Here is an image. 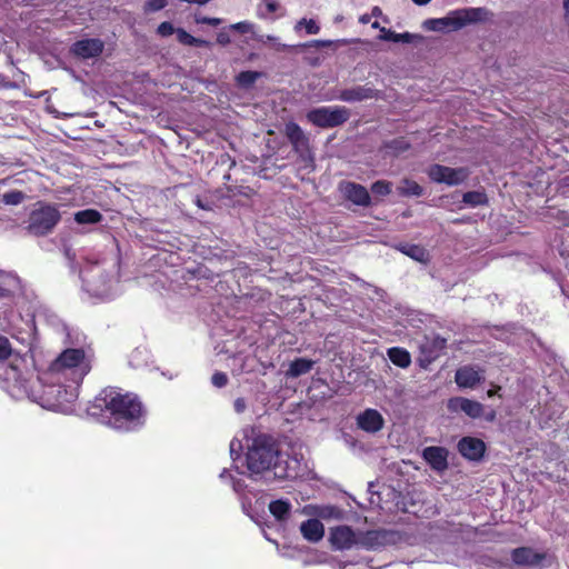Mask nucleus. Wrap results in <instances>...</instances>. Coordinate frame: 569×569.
I'll list each match as a JSON object with an SVG mask.
<instances>
[{
  "label": "nucleus",
  "instance_id": "obj_1",
  "mask_svg": "<svg viewBox=\"0 0 569 569\" xmlns=\"http://www.w3.org/2000/svg\"><path fill=\"white\" fill-rule=\"evenodd\" d=\"M42 373L30 385V381L16 371L13 380L9 382L8 390L16 399L28 398L44 409L69 412L78 398V388L72 385H62L63 379L40 383Z\"/></svg>",
  "mask_w": 569,
  "mask_h": 569
},
{
  "label": "nucleus",
  "instance_id": "obj_2",
  "mask_svg": "<svg viewBox=\"0 0 569 569\" xmlns=\"http://www.w3.org/2000/svg\"><path fill=\"white\" fill-rule=\"evenodd\" d=\"M97 401L104 408L106 425L116 430L131 431L144 422V410L134 395L110 388L104 389Z\"/></svg>",
  "mask_w": 569,
  "mask_h": 569
},
{
  "label": "nucleus",
  "instance_id": "obj_3",
  "mask_svg": "<svg viewBox=\"0 0 569 569\" xmlns=\"http://www.w3.org/2000/svg\"><path fill=\"white\" fill-rule=\"evenodd\" d=\"M247 468L251 473H261L272 470L276 478H292L296 473L290 471L287 460L279 452L272 439L266 435L256 437L248 447Z\"/></svg>",
  "mask_w": 569,
  "mask_h": 569
},
{
  "label": "nucleus",
  "instance_id": "obj_4",
  "mask_svg": "<svg viewBox=\"0 0 569 569\" xmlns=\"http://www.w3.org/2000/svg\"><path fill=\"white\" fill-rule=\"evenodd\" d=\"M91 370V357L81 349H66L42 372L40 383L52 382L56 378L79 388L84 376Z\"/></svg>",
  "mask_w": 569,
  "mask_h": 569
},
{
  "label": "nucleus",
  "instance_id": "obj_5",
  "mask_svg": "<svg viewBox=\"0 0 569 569\" xmlns=\"http://www.w3.org/2000/svg\"><path fill=\"white\" fill-rule=\"evenodd\" d=\"M487 10L483 8H461L449 11L445 17L431 18L422 22L428 31L449 33L458 31L468 24L486 20Z\"/></svg>",
  "mask_w": 569,
  "mask_h": 569
},
{
  "label": "nucleus",
  "instance_id": "obj_6",
  "mask_svg": "<svg viewBox=\"0 0 569 569\" xmlns=\"http://www.w3.org/2000/svg\"><path fill=\"white\" fill-rule=\"evenodd\" d=\"M381 537L382 535L378 531H370L366 536H361L348 526H337L330 529L329 542L336 550L350 549L356 545L377 548Z\"/></svg>",
  "mask_w": 569,
  "mask_h": 569
},
{
  "label": "nucleus",
  "instance_id": "obj_7",
  "mask_svg": "<svg viewBox=\"0 0 569 569\" xmlns=\"http://www.w3.org/2000/svg\"><path fill=\"white\" fill-rule=\"evenodd\" d=\"M350 117L346 107L331 106L316 108L307 113V119L317 127L332 128L345 123Z\"/></svg>",
  "mask_w": 569,
  "mask_h": 569
},
{
  "label": "nucleus",
  "instance_id": "obj_8",
  "mask_svg": "<svg viewBox=\"0 0 569 569\" xmlns=\"http://www.w3.org/2000/svg\"><path fill=\"white\" fill-rule=\"evenodd\" d=\"M60 220L59 211L51 206H42L30 214L28 229L31 233L42 236L52 230Z\"/></svg>",
  "mask_w": 569,
  "mask_h": 569
},
{
  "label": "nucleus",
  "instance_id": "obj_9",
  "mask_svg": "<svg viewBox=\"0 0 569 569\" xmlns=\"http://www.w3.org/2000/svg\"><path fill=\"white\" fill-rule=\"evenodd\" d=\"M429 178L437 183L457 186L462 183L469 176L466 168H450L441 164H433L428 168Z\"/></svg>",
  "mask_w": 569,
  "mask_h": 569
},
{
  "label": "nucleus",
  "instance_id": "obj_10",
  "mask_svg": "<svg viewBox=\"0 0 569 569\" xmlns=\"http://www.w3.org/2000/svg\"><path fill=\"white\" fill-rule=\"evenodd\" d=\"M286 136L292 143L296 151H298L305 160H311V152L309 148V140L302 129L295 122L286 124Z\"/></svg>",
  "mask_w": 569,
  "mask_h": 569
},
{
  "label": "nucleus",
  "instance_id": "obj_11",
  "mask_svg": "<svg viewBox=\"0 0 569 569\" xmlns=\"http://www.w3.org/2000/svg\"><path fill=\"white\" fill-rule=\"evenodd\" d=\"M356 422L359 429L368 433H376L383 428L385 419L378 410L366 409L357 416Z\"/></svg>",
  "mask_w": 569,
  "mask_h": 569
},
{
  "label": "nucleus",
  "instance_id": "obj_12",
  "mask_svg": "<svg viewBox=\"0 0 569 569\" xmlns=\"http://www.w3.org/2000/svg\"><path fill=\"white\" fill-rule=\"evenodd\" d=\"M455 380L460 388H476L485 380V371L478 367L465 366L457 370Z\"/></svg>",
  "mask_w": 569,
  "mask_h": 569
},
{
  "label": "nucleus",
  "instance_id": "obj_13",
  "mask_svg": "<svg viewBox=\"0 0 569 569\" xmlns=\"http://www.w3.org/2000/svg\"><path fill=\"white\" fill-rule=\"evenodd\" d=\"M448 409L452 412L462 411L472 419L479 418L483 413V406L480 402L462 397L450 399Z\"/></svg>",
  "mask_w": 569,
  "mask_h": 569
},
{
  "label": "nucleus",
  "instance_id": "obj_14",
  "mask_svg": "<svg viewBox=\"0 0 569 569\" xmlns=\"http://www.w3.org/2000/svg\"><path fill=\"white\" fill-rule=\"evenodd\" d=\"M340 192L348 200L358 206H368L370 203V196L367 189L353 182H341L339 186Z\"/></svg>",
  "mask_w": 569,
  "mask_h": 569
},
{
  "label": "nucleus",
  "instance_id": "obj_15",
  "mask_svg": "<svg viewBox=\"0 0 569 569\" xmlns=\"http://www.w3.org/2000/svg\"><path fill=\"white\" fill-rule=\"evenodd\" d=\"M459 452L469 460L480 459L486 450V445L481 439L465 437L458 443Z\"/></svg>",
  "mask_w": 569,
  "mask_h": 569
},
{
  "label": "nucleus",
  "instance_id": "obj_16",
  "mask_svg": "<svg viewBox=\"0 0 569 569\" xmlns=\"http://www.w3.org/2000/svg\"><path fill=\"white\" fill-rule=\"evenodd\" d=\"M103 47L104 44L100 39H83L72 46V52L82 59H90L98 57Z\"/></svg>",
  "mask_w": 569,
  "mask_h": 569
},
{
  "label": "nucleus",
  "instance_id": "obj_17",
  "mask_svg": "<svg viewBox=\"0 0 569 569\" xmlns=\"http://www.w3.org/2000/svg\"><path fill=\"white\" fill-rule=\"evenodd\" d=\"M379 92L368 86H357L350 89H345L340 92L339 99L346 102H358L377 98Z\"/></svg>",
  "mask_w": 569,
  "mask_h": 569
},
{
  "label": "nucleus",
  "instance_id": "obj_18",
  "mask_svg": "<svg viewBox=\"0 0 569 569\" xmlns=\"http://www.w3.org/2000/svg\"><path fill=\"white\" fill-rule=\"evenodd\" d=\"M422 456L425 460L437 471H442L448 466V451L442 447H428L423 450Z\"/></svg>",
  "mask_w": 569,
  "mask_h": 569
},
{
  "label": "nucleus",
  "instance_id": "obj_19",
  "mask_svg": "<svg viewBox=\"0 0 569 569\" xmlns=\"http://www.w3.org/2000/svg\"><path fill=\"white\" fill-rule=\"evenodd\" d=\"M300 532L310 542H318L323 538L325 527L318 519H309L300 525Z\"/></svg>",
  "mask_w": 569,
  "mask_h": 569
},
{
  "label": "nucleus",
  "instance_id": "obj_20",
  "mask_svg": "<svg viewBox=\"0 0 569 569\" xmlns=\"http://www.w3.org/2000/svg\"><path fill=\"white\" fill-rule=\"evenodd\" d=\"M512 560L517 565H536L541 556L529 548H518L512 552Z\"/></svg>",
  "mask_w": 569,
  "mask_h": 569
},
{
  "label": "nucleus",
  "instance_id": "obj_21",
  "mask_svg": "<svg viewBox=\"0 0 569 569\" xmlns=\"http://www.w3.org/2000/svg\"><path fill=\"white\" fill-rule=\"evenodd\" d=\"M387 353L390 361L400 368H408L411 363L410 353L402 348H390Z\"/></svg>",
  "mask_w": 569,
  "mask_h": 569
},
{
  "label": "nucleus",
  "instance_id": "obj_22",
  "mask_svg": "<svg viewBox=\"0 0 569 569\" xmlns=\"http://www.w3.org/2000/svg\"><path fill=\"white\" fill-rule=\"evenodd\" d=\"M230 30L238 31L243 34H250L251 38L258 42H264L263 34L257 32V26L250 21H241L229 26Z\"/></svg>",
  "mask_w": 569,
  "mask_h": 569
},
{
  "label": "nucleus",
  "instance_id": "obj_23",
  "mask_svg": "<svg viewBox=\"0 0 569 569\" xmlns=\"http://www.w3.org/2000/svg\"><path fill=\"white\" fill-rule=\"evenodd\" d=\"M418 36L403 32V33H397L393 32L387 28H381V34H379V39L383 41H391V42H403V43H410L412 42Z\"/></svg>",
  "mask_w": 569,
  "mask_h": 569
},
{
  "label": "nucleus",
  "instance_id": "obj_24",
  "mask_svg": "<svg viewBox=\"0 0 569 569\" xmlns=\"http://www.w3.org/2000/svg\"><path fill=\"white\" fill-rule=\"evenodd\" d=\"M312 366L313 362L311 360L305 358L296 359L290 363L287 376L292 378L299 377L309 372Z\"/></svg>",
  "mask_w": 569,
  "mask_h": 569
},
{
  "label": "nucleus",
  "instance_id": "obj_25",
  "mask_svg": "<svg viewBox=\"0 0 569 569\" xmlns=\"http://www.w3.org/2000/svg\"><path fill=\"white\" fill-rule=\"evenodd\" d=\"M282 9L277 0H266L257 6L256 14L260 19H269L271 13L278 12Z\"/></svg>",
  "mask_w": 569,
  "mask_h": 569
},
{
  "label": "nucleus",
  "instance_id": "obj_26",
  "mask_svg": "<svg viewBox=\"0 0 569 569\" xmlns=\"http://www.w3.org/2000/svg\"><path fill=\"white\" fill-rule=\"evenodd\" d=\"M101 218V213L94 209H86L74 214V220L80 224L98 223Z\"/></svg>",
  "mask_w": 569,
  "mask_h": 569
},
{
  "label": "nucleus",
  "instance_id": "obj_27",
  "mask_svg": "<svg viewBox=\"0 0 569 569\" xmlns=\"http://www.w3.org/2000/svg\"><path fill=\"white\" fill-rule=\"evenodd\" d=\"M401 251L419 262H426L429 259L428 251L417 244H406L401 248Z\"/></svg>",
  "mask_w": 569,
  "mask_h": 569
},
{
  "label": "nucleus",
  "instance_id": "obj_28",
  "mask_svg": "<svg viewBox=\"0 0 569 569\" xmlns=\"http://www.w3.org/2000/svg\"><path fill=\"white\" fill-rule=\"evenodd\" d=\"M291 505L286 500H276L269 505L270 512L279 520H282L287 517Z\"/></svg>",
  "mask_w": 569,
  "mask_h": 569
},
{
  "label": "nucleus",
  "instance_id": "obj_29",
  "mask_svg": "<svg viewBox=\"0 0 569 569\" xmlns=\"http://www.w3.org/2000/svg\"><path fill=\"white\" fill-rule=\"evenodd\" d=\"M398 191L403 196H421L422 188L413 180L405 179L398 187Z\"/></svg>",
  "mask_w": 569,
  "mask_h": 569
},
{
  "label": "nucleus",
  "instance_id": "obj_30",
  "mask_svg": "<svg viewBox=\"0 0 569 569\" xmlns=\"http://www.w3.org/2000/svg\"><path fill=\"white\" fill-rule=\"evenodd\" d=\"M307 515H316L322 518L339 517V510L333 507H311L308 506L303 509Z\"/></svg>",
  "mask_w": 569,
  "mask_h": 569
},
{
  "label": "nucleus",
  "instance_id": "obj_31",
  "mask_svg": "<svg viewBox=\"0 0 569 569\" xmlns=\"http://www.w3.org/2000/svg\"><path fill=\"white\" fill-rule=\"evenodd\" d=\"M176 36H177L178 41L186 46L202 47V46L207 44V42L204 40L194 38L193 36H191L183 29H177Z\"/></svg>",
  "mask_w": 569,
  "mask_h": 569
},
{
  "label": "nucleus",
  "instance_id": "obj_32",
  "mask_svg": "<svg viewBox=\"0 0 569 569\" xmlns=\"http://www.w3.org/2000/svg\"><path fill=\"white\" fill-rule=\"evenodd\" d=\"M487 197L483 192L469 191L463 194V203L470 207H477L486 203Z\"/></svg>",
  "mask_w": 569,
  "mask_h": 569
},
{
  "label": "nucleus",
  "instance_id": "obj_33",
  "mask_svg": "<svg viewBox=\"0 0 569 569\" xmlns=\"http://www.w3.org/2000/svg\"><path fill=\"white\" fill-rule=\"evenodd\" d=\"M305 28L306 32L308 34H317L319 33L320 31V28L319 26L317 24V22L312 19L310 20H307V19H301L299 20L296 24H295V31L296 32H300L301 29Z\"/></svg>",
  "mask_w": 569,
  "mask_h": 569
},
{
  "label": "nucleus",
  "instance_id": "obj_34",
  "mask_svg": "<svg viewBox=\"0 0 569 569\" xmlns=\"http://www.w3.org/2000/svg\"><path fill=\"white\" fill-rule=\"evenodd\" d=\"M261 73L257 71H243L237 77V81L241 87L248 88L260 78Z\"/></svg>",
  "mask_w": 569,
  "mask_h": 569
},
{
  "label": "nucleus",
  "instance_id": "obj_35",
  "mask_svg": "<svg viewBox=\"0 0 569 569\" xmlns=\"http://www.w3.org/2000/svg\"><path fill=\"white\" fill-rule=\"evenodd\" d=\"M87 289H88V291H90L93 295L99 296V297L109 296V287H107L106 281H103L102 284H97V283L87 281Z\"/></svg>",
  "mask_w": 569,
  "mask_h": 569
},
{
  "label": "nucleus",
  "instance_id": "obj_36",
  "mask_svg": "<svg viewBox=\"0 0 569 569\" xmlns=\"http://www.w3.org/2000/svg\"><path fill=\"white\" fill-rule=\"evenodd\" d=\"M168 0H148L143 4V11L146 13L157 12L167 7Z\"/></svg>",
  "mask_w": 569,
  "mask_h": 569
},
{
  "label": "nucleus",
  "instance_id": "obj_37",
  "mask_svg": "<svg viewBox=\"0 0 569 569\" xmlns=\"http://www.w3.org/2000/svg\"><path fill=\"white\" fill-rule=\"evenodd\" d=\"M371 191L375 196H387L391 191V184L386 181H377L372 184Z\"/></svg>",
  "mask_w": 569,
  "mask_h": 569
},
{
  "label": "nucleus",
  "instance_id": "obj_38",
  "mask_svg": "<svg viewBox=\"0 0 569 569\" xmlns=\"http://www.w3.org/2000/svg\"><path fill=\"white\" fill-rule=\"evenodd\" d=\"M23 199L24 194L21 191H10L2 197L3 202L11 206L19 204Z\"/></svg>",
  "mask_w": 569,
  "mask_h": 569
},
{
  "label": "nucleus",
  "instance_id": "obj_39",
  "mask_svg": "<svg viewBox=\"0 0 569 569\" xmlns=\"http://www.w3.org/2000/svg\"><path fill=\"white\" fill-rule=\"evenodd\" d=\"M220 478L222 480L224 479H229L230 480V483L232 486V489L237 492V493H240L242 491V482L241 480H238V479H234L233 475L231 473L230 470H227L224 469L221 473H220Z\"/></svg>",
  "mask_w": 569,
  "mask_h": 569
},
{
  "label": "nucleus",
  "instance_id": "obj_40",
  "mask_svg": "<svg viewBox=\"0 0 569 569\" xmlns=\"http://www.w3.org/2000/svg\"><path fill=\"white\" fill-rule=\"evenodd\" d=\"M176 31H177V29L173 27V24L171 22H167V21L160 23L157 28V33L163 38L176 33Z\"/></svg>",
  "mask_w": 569,
  "mask_h": 569
},
{
  "label": "nucleus",
  "instance_id": "obj_41",
  "mask_svg": "<svg viewBox=\"0 0 569 569\" xmlns=\"http://www.w3.org/2000/svg\"><path fill=\"white\" fill-rule=\"evenodd\" d=\"M11 346L9 340L0 336V359H7L11 355Z\"/></svg>",
  "mask_w": 569,
  "mask_h": 569
},
{
  "label": "nucleus",
  "instance_id": "obj_42",
  "mask_svg": "<svg viewBox=\"0 0 569 569\" xmlns=\"http://www.w3.org/2000/svg\"><path fill=\"white\" fill-rule=\"evenodd\" d=\"M212 383L218 387V388H221L223 386H226L227 383V376L222 372H216L213 376H212Z\"/></svg>",
  "mask_w": 569,
  "mask_h": 569
},
{
  "label": "nucleus",
  "instance_id": "obj_43",
  "mask_svg": "<svg viewBox=\"0 0 569 569\" xmlns=\"http://www.w3.org/2000/svg\"><path fill=\"white\" fill-rule=\"evenodd\" d=\"M196 21L198 23H206V24H211V26H218V24L221 23V19H219V18H208V17L197 18Z\"/></svg>",
  "mask_w": 569,
  "mask_h": 569
},
{
  "label": "nucleus",
  "instance_id": "obj_44",
  "mask_svg": "<svg viewBox=\"0 0 569 569\" xmlns=\"http://www.w3.org/2000/svg\"><path fill=\"white\" fill-rule=\"evenodd\" d=\"M241 450V442L239 440L233 439L230 442V453L233 460H236L234 455H238V452Z\"/></svg>",
  "mask_w": 569,
  "mask_h": 569
},
{
  "label": "nucleus",
  "instance_id": "obj_45",
  "mask_svg": "<svg viewBox=\"0 0 569 569\" xmlns=\"http://www.w3.org/2000/svg\"><path fill=\"white\" fill-rule=\"evenodd\" d=\"M217 41H218V43H220L222 46L230 43V37L227 33V31H224V30L220 31L217 36Z\"/></svg>",
  "mask_w": 569,
  "mask_h": 569
},
{
  "label": "nucleus",
  "instance_id": "obj_46",
  "mask_svg": "<svg viewBox=\"0 0 569 569\" xmlns=\"http://www.w3.org/2000/svg\"><path fill=\"white\" fill-rule=\"evenodd\" d=\"M263 37H264V42H263V43L271 42V43H273L277 48H281V49L286 48V46H284V44H281V43L279 42V39H278L277 37H273V36H263Z\"/></svg>",
  "mask_w": 569,
  "mask_h": 569
},
{
  "label": "nucleus",
  "instance_id": "obj_47",
  "mask_svg": "<svg viewBox=\"0 0 569 569\" xmlns=\"http://www.w3.org/2000/svg\"><path fill=\"white\" fill-rule=\"evenodd\" d=\"M246 408V403L243 401V399H237L234 401V409L237 412H242Z\"/></svg>",
  "mask_w": 569,
  "mask_h": 569
},
{
  "label": "nucleus",
  "instance_id": "obj_48",
  "mask_svg": "<svg viewBox=\"0 0 569 569\" xmlns=\"http://www.w3.org/2000/svg\"><path fill=\"white\" fill-rule=\"evenodd\" d=\"M565 20L569 24V0H563Z\"/></svg>",
  "mask_w": 569,
  "mask_h": 569
},
{
  "label": "nucleus",
  "instance_id": "obj_49",
  "mask_svg": "<svg viewBox=\"0 0 569 569\" xmlns=\"http://www.w3.org/2000/svg\"><path fill=\"white\" fill-rule=\"evenodd\" d=\"M370 16L378 18V17L382 16V11L379 7H373Z\"/></svg>",
  "mask_w": 569,
  "mask_h": 569
},
{
  "label": "nucleus",
  "instance_id": "obj_50",
  "mask_svg": "<svg viewBox=\"0 0 569 569\" xmlns=\"http://www.w3.org/2000/svg\"><path fill=\"white\" fill-rule=\"evenodd\" d=\"M370 19H371L370 14H362L359 18V22L362 23V24H366V23L370 22Z\"/></svg>",
  "mask_w": 569,
  "mask_h": 569
},
{
  "label": "nucleus",
  "instance_id": "obj_51",
  "mask_svg": "<svg viewBox=\"0 0 569 569\" xmlns=\"http://www.w3.org/2000/svg\"><path fill=\"white\" fill-rule=\"evenodd\" d=\"M316 43H317L318 46L329 47V46H331V44L333 43V41H330V40L320 41V40H318V41H316Z\"/></svg>",
  "mask_w": 569,
  "mask_h": 569
},
{
  "label": "nucleus",
  "instance_id": "obj_52",
  "mask_svg": "<svg viewBox=\"0 0 569 569\" xmlns=\"http://www.w3.org/2000/svg\"><path fill=\"white\" fill-rule=\"evenodd\" d=\"M416 4L425 6L429 3L431 0H412Z\"/></svg>",
  "mask_w": 569,
  "mask_h": 569
},
{
  "label": "nucleus",
  "instance_id": "obj_53",
  "mask_svg": "<svg viewBox=\"0 0 569 569\" xmlns=\"http://www.w3.org/2000/svg\"><path fill=\"white\" fill-rule=\"evenodd\" d=\"M371 27H372L373 29H379V31L381 32V28H382V27H380V24H379V22H378V21H375V22L371 24Z\"/></svg>",
  "mask_w": 569,
  "mask_h": 569
},
{
  "label": "nucleus",
  "instance_id": "obj_54",
  "mask_svg": "<svg viewBox=\"0 0 569 569\" xmlns=\"http://www.w3.org/2000/svg\"><path fill=\"white\" fill-rule=\"evenodd\" d=\"M495 417H496V415H495V412L492 411V412H490V413L487 416V420L492 421V420H495Z\"/></svg>",
  "mask_w": 569,
  "mask_h": 569
},
{
  "label": "nucleus",
  "instance_id": "obj_55",
  "mask_svg": "<svg viewBox=\"0 0 569 569\" xmlns=\"http://www.w3.org/2000/svg\"><path fill=\"white\" fill-rule=\"evenodd\" d=\"M496 393H497V390H495V389H490L487 392L488 397H493Z\"/></svg>",
  "mask_w": 569,
  "mask_h": 569
},
{
  "label": "nucleus",
  "instance_id": "obj_56",
  "mask_svg": "<svg viewBox=\"0 0 569 569\" xmlns=\"http://www.w3.org/2000/svg\"><path fill=\"white\" fill-rule=\"evenodd\" d=\"M9 295V291L6 290V289H0V296L4 297V296H8Z\"/></svg>",
  "mask_w": 569,
  "mask_h": 569
},
{
  "label": "nucleus",
  "instance_id": "obj_57",
  "mask_svg": "<svg viewBox=\"0 0 569 569\" xmlns=\"http://www.w3.org/2000/svg\"><path fill=\"white\" fill-rule=\"evenodd\" d=\"M325 560L323 559H319L317 561H315L316 563H322Z\"/></svg>",
  "mask_w": 569,
  "mask_h": 569
}]
</instances>
